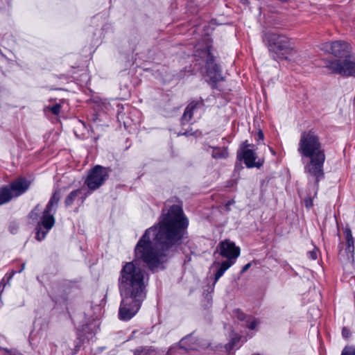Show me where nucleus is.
<instances>
[{
  "instance_id": "obj_34",
  "label": "nucleus",
  "mask_w": 355,
  "mask_h": 355,
  "mask_svg": "<svg viewBox=\"0 0 355 355\" xmlns=\"http://www.w3.org/2000/svg\"><path fill=\"white\" fill-rule=\"evenodd\" d=\"M268 149H269V150H270L273 154L275 153H274V151H273V150H272V148H270V147H268Z\"/></svg>"
},
{
  "instance_id": "obj_25",
  "label": "nucleus",
  "mask_w": 355,
  "mask_h": 355,
  "mask_svg": "<svg viewBox=\"0 0 355 355\" xmlns=\"http://www.w3.org/2000/svg\"><path fill=\"white\" fill-rule=\"evenodd\" d=\"M346 241H347V250L350 253L354 252V240H348Z\"/></svg>"
},
{
  "instance_id": "obj_36",
  "label": "nucleus",
  "mask_w": 355,
  "mask_h": 355,
  "mask_svg": "<svg viewBox=\"0 0 355 355\" xmlns=\"http://www.w3.org/2000/svg\"><path fill=\"white\" fill-rule=\"evenodd\" d=\"M252 355H261V354H253Z\"/></svg>"
},
{
  "instance_id": "obj_22",
  "label": "nucleus",
  "mask_w": 355,
  "mask_h": 355,
  "mask_svg": "<svg viewBox=\"0 0 355 355\" xmlns=\"http://www.w3.org/2000/svg\"><path fill=\"white\" fill-rule=\"evenodd\" d=\"M239 340H240V338L237 336L233 337L232 338L231 341L228 344H227L224 346L225 351L230 352V350H232L236 345V343L239 341Z\"/></svg>"
},
{
  "instance_id": "obj_6",
  "label": "nucleus",
  "mask_w": 355,
  "mask_h": 355,
  "mask_svg": "<svg viewBox=\"0 0 355 355\" xmlns=\"http://www.w3.org/2000/svg\"><path fill=\"white\" fill-rule=\"evenodd\" d=\"M210 42H207L204 47H200L198 44L196 46L195 55L206 60L207 62V74L213 82H218L223 79L220 67L213 62L212 56L210 53Z\"/></svg>"
},
{
  "instance_id": "obj_12",
  "label": "nucleus",
  "mask_w": 355,
  "mask_h": 355,
  "mask_svg": "<svg viewBox=\"0 0 355 355\" xmlns=\"http://www.w3.org/2000/svg\"><path fill=\"white\" fill-rule=\"evenodd\" d=\"M60 196V191L56 190L50 199L47 207L46 208V232L51 229L55 224L53 214L55 211Z\"/></svg>"
},
{
  "instance_id": "obj_27",
  "label": "nucleus",
  "mask_w": 355,
  "mask_h": 355,
  "mask_svg": "<svg viewBox=\"0 0 355 355\" xmlns=\"http://www.w3.org/2000/svg\"><path fill=\"white\" fill-rule=\"evenodd\" d=\"M307 254H308L309 258L312 260H315L317 259V250H316L309 251Z\"/></svg>"
},
{
  "instance_id": "obj_7",
  "label": "nucleus",
  "mask_w": 355,
  "mask_h": 355,
  "mask_svg": "<svg viewBox=\"0 0 355 355\" xmlns=\"http://www.w3.org/2000/svg\"><path fill=\"white\" fill-rule=\"evenodd\" d=\"M108 174L107 168L96 165L89 171L85 183L89 189L96 190L105 182Z\"/></svg>"
},
{
  "instance_id": "obj_21",
  "label": "nucleus",
  "mask_w": 355,
  "mask_h": 355,
  "mask_svg": "<svg viewBox=\"0 0 355 355\" xmlns=\"http://www.w3.org/2000/svg\"><path fill=\"white\" fill-rule=\"evenodd\" d=\"M81 193V191L78 189V190H75V191H73L72 192H71L69 193V195L67 197L66 200H65V204L67 206H69L71 205L74 200L76 199V198Z\"/></svg>"
},
{
  "instance_id": "obj_17",
  "label": "nucleus",
  "mask_w": 355,
  "mask_h": 355,
  "mask_svg": "<svg viewBox=\"0 0 355 355\" xmlns=\"http://www.w3.org/2000/svg\"><path fill=\"white\" fill-rule=\"evenodd\" d=\"M64 103V100H59L58 102L56 101L53 104H49V105L46 106V110H49L52 114L58 116L61 112V109Z\"/></svg>"
},
{
  "instance_id": "obj_18",
  "label": "nucleus",
  "mask_w": 355,
  "mask_h": 355,
  "mask_svg": "<svg viewBox=\"0 0 355 355\" xmlns=\"http://www.w3.org/2000/svg\"><path fill=\"white\" fill-rule=\"evenodd\" d=\"M10 195L8 187H3L0 189V205L7 203L12 200Z\"/></svg>"
},
{
  "instance_id": "obj_35",
  "label": "nucleus",
  "mask_w": 355,
  "mask_h": 355,
  "mask_svg": "<svg viewBox=\"0 0 355 355\" xmlns=\"http://www.w3.org/2000/svg\"><path fill=\"white\" fill-rule=\"evenodd\" d=\"M24 268H25V266H24V265H23V266H22V269L21 270V271L22 270H24Z\"/></svg>"
},
{
  "instance_id": "obj_20",
  "label": "nucleus",
  "mask_w": 355,
  "mask_h": 355,
  "mask_svg": "<svg viewBox=\"0 0 355 355\" xmlns=\"http://www.w3.org/2000/svg\"><path fill=\"white\" fill-rule=\"evenodd\" d=\"M228 155L227 151L225 148L220 149L219 148H214L212 150V157L214 158H225Z\"/></svg>"
},
{
  "instance_id": "obj_11",
  "label": "nucleus",
  "mask_w": 355,
  "mask_h": 355,
  "mask_svg": "<svg viewBox=\"0 0 355 355\" xmlns=\"http://www.w3.org/2000/svg\"><path fill=\"white\" fill-rule=\"evenodd\" d=\"M250 144L247 143V141L243 143V146L241 148V152L238 155L240 159L244 160V163L248 168L257 167L259 168L262 166L263 160L259 159L256 162L257 156L252 150L248 149V147Z\"/></svg>"
},
{
  "instance_id": "obj_5",
  "label": "nucleus",
  "mask_w": 355,
  "mask_h": 355,
  "mask_svg": "<svg viewBox=\"0 0 355 355\" xmlns=\"http://www.w3.org/2000/svg\"><path fill=\"white\" fill-rule=\"evenodd\" d=\"M122 300L119 307V317L127 321L133 318L139 311L145 296L135 295H121Z\"/></svg>"
},
{
  "instance_id": "obj_13",
  "label": "nucleus",
  "mask_w": 355,
  "mask_h": 355,
  "mask_svg": "<svg viewBox=\"0 0 355 355\" xmlns=\"http://www.w3.org/2000/svg\"><path fill=\"white\" fill-rule=\"evenodd\" d=\"M30 186V182L25 178H18L13 181L8 187L11 199L25 193Z\"/></svg>"
},
{
  "instance_id": "obj_10",
  "label": "nucleus",
  "mask_w": 355,
  "mask_h": 355,
  "mask_svg": "<svg viewBox=\"0 0 355 355\" xmlns=\"http://www.w3.org/2000/svg\"><path fill=\"white\" fill-rule=\"evenodd\" d=\"M30 220L33 223H37L39 228L36 233V239L42 241L44 239V231L42 226L44 225V208L42 205L36 206L30 214Z\"/></svg>"
},
{
  "instance_id": "obj_33",
  "label": "nucleus",
  "mask_w": 355,
  "mask_h": 355,
  "mask_svg": "<svg viewBox=\"0 0 355 355\" xmlns=\"http://www.w3.org/2000/svg\"><path fill=\"white\" fill-rule=\"evenodd\" d=\"M171 351H172V348H171V349H170L168 351L167 354H168V355H169V354H171Z\"/></svg>"
},
{
  "instance_id": "obj_8",
  "label": "nucleus",
  "mask_w": 355,
  "mask_h": 355,
  "mask_svg": "<svg viewBox=\"0 0 355 355\" xmlns=\"http://www.w3.org/2000/svg\"><path fill=\"white\" fill-rule=\"evenodd\" d=\"M325 67L334 73L343 76H355V61L351 60V56L343 61L335 60L325 62Z\"/></svg>"
},
{
  "instance_id": "obj_28",
  "label": "nucleus",
  "mask_w": 355,
  "mask_h": 355,
  "mask_svg": "<svg viewBox=\"0 0 355 355\" xmlns=\"http://www.w3.org/2000/svg\"><path fill=\"white\" fill-rule=\"evenodd\" d=\"M237 318L240 320H243L244 319H245L246 316L243 313L238 311L237 312Z\"/></svg>"
},
{
  "instance_id": "obj_30",
  "label": "nucleus",
  "mask_w": 355,
  "mask_h": 355,
  "mask_svg": "<svg viewBox=\"0 0 355 355\" xmlns=\"http://www.w3.org/2000/svg\"><path fill=\"white\" fill-rule=\"evenodd\" d=\"M343 337L347 338L349 335V331L346 328H343L342 331Z\"/></svg>"
},
{
  "instance_id": "obj_24",
  "label": "nucleus",
  "mask_w": 355,
  "mask_h": 355,
  "mask_svg": "<svg viewBox=\"0 0 355 355\" xmlns=\"http://www.w3.org/2000/svg\"><path fill=\"white\" fill-rule=\"evenodd\" d=\"M341 355H355V347L347 346L344 348Z\"/></svg>"
},
{
  "instance_id": "obj_4",
  "label": "nucleus",
  "mask_w": 355,
  "mask_h": 355,
  "mask_svg": "<svg viewBox=\"0 0 355 355\" xmlns=\"http://www.w3.org/2000/svg\"><path fill=\"white\" fill-rule=\"evenodd\" d=\"M263 42L275 58H286L293 50L288 37L275 32L270 31L266 33Z\"/></svg>"
},
{
  "instance_id": "obj_2",
  "label": "nucleus",
  "mask_w": 355,
  "mask_h": 355,
  "mask_svg": "<svg viewBox=\"0 0 355 355\" xmlns=\"http://www.w3.org/2000/svg\"><path fill=\"white\" fill-rule=\"evenodd\" d=\"M298 153L304 164V172L315 178L316 183L323 177L325 155L319 139L313 132H304L298 144Z\"/></svg>"
},
{
  "instance_id": "obj_29",
  "label": "nucleus",
  "mask_w": 355,
  "mask_h": 355,
  "mask_svg": "<svg viewBox=\"0 0 355 355\" xmlns=\"http://www.w3.org/2000/svg\"><path fill=\"white\" fill-rule=\"evenodd\" d=\"M250 266H251L250 263H248L246 265H245L241 270V272H245V271H247L250 268Z\"/></svg>"
},
{
  "instance_id": "obj_32",
  "label": "nucleus",
  "mask_w": 355,
  "mask_h": 355,
  "mask_svg": "<svg viewBox=\"0 0 355 355\" xmlns=\"http://www.w3.org/2000/svg\"><path fill=\"white\" fill-rule=\"evenodd\" d=\"M240 2L244 5H248L249 3L248 0H240Z\"/></svg>"
},
{
  "instance_id": "obj_16",
  "label": "nucleus",
  "mask_w": 355,
  "mask_h": 355,
  "mask_svg": "<svg viewBox=\"0 0 355 355\" xmlns=\"http://www.w3.org/2000/svg\"><path fill=\"white\" fill-rule=\"evenodd\" d=\"M100 323L96 320H93L91 322L86 323L83 326L82 331L85 334H95L99 328Z\"/></svg>"
},
{
  "instance_id": "obj_14",
  "label": "nucleus",
  "mask_w": 355,
  "mask_h": 355,
  "mask_svg": "<svg viewBox=\"0 0 355 355\" xmlns=\"http://www.w3.org/2000/svg\"><path fill=\"white\" fill-rule=\"evenodd\" d=\"M202 107V103L201 101L191 102L186 107L184 114L182 117V123H188L192 119L193 115L197 112V110Z\"/></svg>"
},
{
  "instance_id": "obj_26",
  "label": "nucleus",
  "mask_w": 355,
  "mask_h": 355,
  "mask_svg": "<svg viewBox=\"0 0 355 355\" xmlns=\"http://www.w3.org/2000/svg\"><path fill=\"white\" fill-rule=\"evenodd\" d=\"M344 234L345 235L346 241L348 240H354L352 236V231L349 228H346L344 231Z\"/></svg>"
},
{
  "instance_id": "obj_3",
  "label": "nucleus",
  "mask_w": 355,
  "mask_h": 355,
  "mask_svg": "<svg viewBox=\"0 0 355 355\" xmlns=\"http://www.w3.org/2000/svg\"><path fill=\"white\" fill-rule=\"evenodd\" d=\"M220 254L227 259V260L222 263L214 262L212 267L217 268V271L214 275V280L216 282L234 263L235 259L240 254L239 248L235 245V243L229 240L221 241L217 248Z\"/></svg>"
},
{
  "instance_id": "obj_9",
  "label": "nucleus",
  "mask_w": 355,
  "mask_h": 355,
  "mask_svg": "<svg viewBox=\"0 0 355 355\" xmlns=\"http://www.w3.org/2000/svg\"><path fill=\"white\" fill-rule=\"evenodd\" d=\"M320 49L329 53H332L336 57L347 58L349 55L351 47L347 42L336 41L322 44Z\"/></svg>"
},
{
  "instance_id": "obj_19",
  "label": "nucleus",
  "mask_w": 355,
  "mask_h": 355,
  "mask_svg": "<svg viewBox=\"0 0 355 355\" xmlns=\"http://www.w3.org/2000/svg\"><path fill=\"white\" fill-rule=\"evenodd\" d=\"M134 355H159L158 352L152 348L139 347L134 352Z\"/></svg>"
},
{
  "instance_id": "obj_15",
  "label": "nucleus",
  "mask_w": 355,
  "mask_h": 355,
  "mask_svg": "<svg viewBox=\"0 0 355 355\" xmlns=\"http://www.w3.org/2000/svg\"><path fill=\"white\" fill-rule=\"evenodd\" d=\"M197 341V338L191 336H189L181 340L180 342V347L185 350H195L197 349L198 346Z\"/></svg>"
},
{
  "instance_id": "obj_31",
  "label": "nucleus",
  "mask_w": 355,
  "mask_h": 355,
  "mask_svg": "<svg viewBox=\"0 0 355 355\" xmlns=\"http://www.w3.org/2000/svg\"><path fill=\"white\" fill-rule=\"evenodd\" d=\"M257 140H263V134L261 131H259L257 134Z\"/></svg>"
},
{
  "instance_id": "obj_1",
  "label": "nucleus",
  "mask_w": 355,
  "mask_h": 355,
  "mask_svg": "<svg viewBox=\"0 0 355 355\" xmlns=\"http://www.w3.org/2000/svg\"><path fill=\"white\" fill-rule=\"evenodd\" d=\"M187 225L188 220L182 209L174 205L163 215L157 226L146 230L135 245L134 260L126 262L121 270L119 277L121 295L145 296L148 275L138 262H144L153 271L163 269Z\"/></svg>"
},
{
  "instance_id": "obj_23",
  "label": "nucleus",
  "mask_w": 355,
  "mask_h": 355,
  "mask_svg": "<svg viewBox=\"0 0 355 355\" xmlns=\"http://www.w3.org/2000/svg\"><path fill=\"white\" fill-rule=\"evenodd\" d=\"M259 321L257 319L251 317H248L246 320V326L250 329H255L259 324Z\"/></svg>"
}]
</instances>
